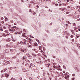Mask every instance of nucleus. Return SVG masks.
<instances>
[{
    "label": "nucleus",
    "instance_id": "obj_1",
    "mask_svg": "<svg viewBox=\"0 0 80 80\" xmlns=\"http://www.w3.org/2000/svg\"><path fill=\"white\" fill-rule=\"evenodd\" d=\"M70 76H66L65 77V79H66V80H68V78H69Z\"/></svg>",
    "mask_w": 80,
    "mask_h": 80
},
{
    "label": "nucleus",
    "instance_id": "obj_2",
    "mask_svg": "<svg viewBox=\"0 0 80 80\" xmlns=\"http://www.w3.org/2000/svg\"><path fill=\"white\" fill-rule=\"evenodd\" d=\"M5 75L6 77H8L9 76V75H8V74H7V73H5Z\"/></svg>",
    "mask_w": 80,
    "mask_h": 80
},
{
    "label": "nucleus",
    "instance_id": "obj_3",
    "mask_svg": "<svg viewBox=\"0 0 80 80\" xmlns=\"http://www.w3.org/2000/svg\"><path fill=\"white\" fill-rule=\"evenodd\" d=\"M4 18H5V21H8V18H7V17H5Z\"/></svg>",
    "mask_w": 80,
    "mask_h": 80
},
{
    "label": "nucleus",
    "instance_id": "obj_4",
    "mask_svg": "<svg viewBox=\"0 0 80 80\" xmlns=\"http://www.w3.org/2000/svg\"><path fill=\"white\" fill-rule=\"evenodd\" d=\"M53 67L55 68H58V66H54Z\"/></svg>",
    "mask_w": 80,
    "mask_h": 80
},
{
    "label": "nucleus",
    "instance_id": "obj_5",
    "mask_svg": "<svg viewBox=\"0 0 80 80\" xmlns=\"http://www.w3.org/2000/svg\"><path fill=\"white\" fill-rule=\"evenodd\" d=\"M13 28H15L16 30H17L18 29V28L16 27V26H14Z\"/></svg>",
    "mask_w": 80,
    "mask_h": 80
},
{
    "label": "nucleus",
    "instance_id": "obj_6",
    "mask_svg": "<svg viewBox=\"0 0 80 80\" xmlns=\"http://www.w3.org/2000/svg\"><path fill=\"white\" fill-rule=\"evenodd\" d=\"M11 80H16L15 78L12 77Z\"/></svg>",
    "mask_w": 80,
    "mask_h": 80
},
{
    "label": "nucleus",
    "instance_id": "obj_7",
    "mask_svg": "<svg viewBox=\"0 0 80 80\" xmlns=\"http://www.w3.org/2000/svg\"><path fill=\"white\" fill-rule=\"evenodd\" d=\"M5 52L6 53H8V49L6 50L5 51Z\"/></svg>",
    "mask_w": 80,
    "mask_h": 80
},
{
    "label": "nucleus",
    "instance_id": "obj_8",
    "mask_svg": "<svg viewBox=\"0 0 80 80\" xmlns=\"http://www.w3.org/2000/svg\"><path fill=\"white\" fill-rule=\"evenodd\" d=\"M2 36L3 37H7V35L5 34H2Z\"/></svg>",
    "mask_w": 80,
    "mask_h": 80
},
{
    "label": "nucleus",
    "instance_id": "obj_9",
    "mask_svg": "<svg viewBox=\"0 0 80 80\" xmlns=\"http://www.w3.org/2000/svg\"><path fill=\"white\" fill-rule=\"evenodd\" d=\"M58 70H60V71H62V69H60V68H58Z\"/></svg>",
    "mask_w": 80,
    "mask_h": 80
},
{
    "label": "nucleus",
    "instance_id": "obj_10",
    "mask_svg": "<svg viewBox=\"0 0 80 80\" xmlns=\"http://www.w3.org/2000/svg\"><path fill=\"white\" fill-rule=\"evenodd\" d=\"M20 50L22 52H25V51H24V50H23V49H20Z\"/></svg>",
    "mask_w": 80,
    "mask_h": 80
},
{
    "label": "nucleus",
    "instance_id": "obj_11",
    "mask_svg": "<svg viewBox=\"0 0 80 80\" xmlns=\"http://www.w3.org/2000/svg\"><path fill=\"white\" fill-rule=\"evenodd\" d=\"M7 41L8 42H10V38H8L7 39Z\"/></svg>",
    "mask_w": 80,
    "mask_h": 80
},
{
    "label": "nucleus",
    "instance_id": "obj_12",
    "mask_svg": "<svg viewBox=\"0 0 80 80\" xmlns=\"http://www.w3.org/2000/svg\"><path fill=\"white\" fill-rule=\"evenodd\" d=\"M67 23H68L69 24H71V23H70V22L68 21H67Z\"/></svg>",
    "mask_w": 80,
    "mask_h": 80
},
{
    "label": "nucleus",
    "instance_id": "obj_13",
    "mask_svg": "<svg viewBox=\"0 0 80 80\" xmlns=\"http://www.w3.org/2000/svg\"><path fill=\"white\" fill-rule=\"evenodd\" d=\"M39 48L40 50H41V49H42V48H41V46H39Z\"/></svg>",
    "mask_w": 80,
    "mask_h": 80
},
{
    "label": "nucleus",
    "instance_id": "obj_14",
    "mask_svg": "<svg viewBox=\"0 0 80 80\" xmlns=\"http://www.w3.org/2000/svg\"><path fill=\"white\" fill-rule=\"evenodd\" d=\"M7 63H8V64H10V62L8 61L7 62Z\"/></svg>",
    "mask_w": 80,
    "mask_h": 80
},
{
    "label": "nucleus",
    "instance_id": "obj_15",
    "mask_svg": "<svg viewBox=\"0 0 80 80\" xmlns=\"http://www.w3.org/2000/svg\"><path fill=\"white\" fill-rule=\"evenodd\" d=\"M63 68H64L65 69H66V68H66L65 66L64 65L63 66Z\"/></svg>",
    "mask_w": 80,
    "mask_h": 80
},
{
    "label": "nucleus",
    "instance_id": "obj_16",
    "mask_svg": "<svg viewBox=\"0 0 80 80\" xmlns=\"http://www.w3.org/2000/svg\"><path fill=\"white\" fill-rule=\"evenodd\" d=\"M25 33H23L22 34V37H25L26 36H25Z\"/></svg>",
    "mask_w": 80,
    "mask_h": 80
},
{
    "label": "nucleus",
    "instance_id": "obj_17",
    "mask_svg": "<svg viewBox=\"0 0 80 80\" xmlns=\"http://www.w3.org/2000/svg\"><path fill=\"white\" fill-rule=\"evenodd\" d=\"M76 36L77 38H78V37H80V35H77Z\"/></svg>",
    "mask_w": 80,
    "mask_h": 80
},
{
    "label": "nucleus",
    "instance_id": "obj_18",
    "mask_svg": "<svg viewBox=\"0 0 80 80\" xmlns=\"http://www.w3.org/2000/svg\"><path fill=\"white\" fill-rule=\"evenodd\" d=\"M19 79L20 80H22V78H21V77H19Z\"/></svg>",
    "mask_w": 80,
    "mask_h": 80
},
{
    "label": "nucleus",
    "instance_id": "obj_19",
    "mask_svg": "<svg viewBox=\"0 0 80 80\" xmlns=\"http://www.w3.org/2000/svg\"><path fill=\"white\" fill-rule=\"evenodd\" d=\"M1 73H2V72H5V70H2L1 71Z\"/></svg>",
    "mask_w": 80,
    "mask_h": 80
},
{
    "label": "nucleus",
    "instance_id": "obj_20",
    "mask_svg": "<svg viewBox=\"0 0 80 80\" xmlns=\"http://www.w3.org/2000/svg\"><path fill=\"white\" fill-rule=\"evenodd\" d=\"M73 26H76V24L75 23H74L73 24Z\"/></svg>",
    "mask_w": 80,
    "mask_h": 80
},
{
    "label": "nucleus",
    "instance_id": "obj_21",
    "mask_svg": "<svg viewBox=\"0 0 80 80\" xmlns=\"http://www.w3.org/2000/svg\"><path fill=\"white\" fill-rule=\"evenodd\" d=\"M35 14H36V13H35V12H34L33 13V15H35Z\"/></svg>",
    "mask_w": 80,
    "mask_h": 80
},
{
    "label": "nucleus",
    "instance_id": "obj_22",
    "mask_svg": "<svg viewBox=\"0 0 80 80\" xmlns=\"http://www.w3.org/2000/svg\"><path fill=\"white\" fill-rule=\"evenodd\" d=\"M7 35H10V33H9V32H7Z\"/></svg>",
    "mask_w": 80,
    "mask_h": 80
},
{
    "label": "nucleus",
    "instance_id": "obj_23",
    "mask_svg": "<svg viewBox=\"0 0 80 80\" xmlns=\"http://www.w3.org/2000/svg\"><path fill=\"white\" fill-rule=\"evenodd\" d=\"M3 19H4V18H3V17H2L1 18V20H3Z\"/></svg>",
    "mask_w": 80,
    "mask_h": 80
},
{
    "label": "nucleus",
    "instance_id": "obj_24",
    "mask_svg": "<svg viewBox=\"0 0 80 80\" xmlns=\"http://www.w3.org/2000/svg\"><path fill=\"white\" fill-rule=\"evenodd\" d=\"M3 28L4 29H6V27H5V26H3Z\"/></svg>",
    "mask_w": 80,
    "mask_h": 80
},
{
    "label": "nucleus",
    "instance_id": "obj_25",
    "mask_svg": "<svg viewBox=\"0 0 80 80\" xmlns=\"http://www.w3.org/2000/svg\"><path fill=\"white\" fill-rule=\"evenodd\" d=\"M30 39H29V40L30 41H29V40H28V42H29V43H30Z\"/></svg>",
    "mask_w": 80,
    "mask_h": 80
},
{
    "label": "nucleus",
    "instance_id": "obj_26",
    "mask_svg": "<svg viewBox=\"0 0 80 80\" xmlns=\"http://www.w3.org/2000/svg\"><path fill=\"white\" fill-rule=\"evenodd\" d=\"M4 77V75H2V77H1V78H3V77Z\"/></svg>",
    "mask_w": 80,
    "mask_h": 80
},
{
    "label": "nucleus",
    "instance_id": "obj_27",
    "mask_svg": "<svg viewBox=\"0 0 80 80\" xmlns=\"http://www.w3.org/2000/svg\"><path fill=\"white\" fill-rule=\"evenodd\" d=\"M71 38H73V35H71L70 36Z\"/></svg>",
    "mask_w": 80,
    "mask_h": 80
},
{
    "label": "nucleus",
    "instance_id": "obj_28",
    "mask_svg": "<svg viewBox=\"0 0 80 80\" xmlns=\"http://www.w3.org/2000/svg\"><path fill=\"white\" fill-rule=\"evenodd\" d=\"M29 12H32V9H29Z\"/></svg>",
    "mask_w": 80,
    "mask_h": 80
},
{
    "label": "nucleus",
    "instance_id": "obj_29",
    "mask_svg": "<svg viewBox=\"0 0 80 80\" xmlns=\"http://www.w3.org/2000/svg\"><path fill=\"white\" fill-rule=\"evenodd\" d=\"M8 27H9V28H10L11 27V25H8Z\"/></svg>",
    "mask_w": 80,
    "mask_h": 80
},
{
    "label": "nucleus",
    "instance_id": "obj_30",
    "mask_svg": "<svg viewBox=\"0 0 80 80\" xmlns=\"http://www.w3.org/2000/svg\"><path fill=\"white\" fill-rule=\"evenodd\" d=\"M25 37H26V39H28V37H27V36H25Z\"/></svg>",
    "mask_w": 80,
    "mask_h": 80
},
{
    "label": "nucleus",
    "instance_id": "obj_31",
    "mask_svg": "<svg viewBox=\"0 0 80 80\" xmlns=\"http://www.w3.org/2000/svg\"><path fill=\"white\" fill-rule=\"evenodd\" d=\"M11 23H13V21L12 20H11Z\"/></svg>",
    "mask_w": 80,
    "mask_h": 80
},
{
    "label": "nucleus",
    "instance_id": "obj_32",
    "mask_svg": "<svg viewBox=\"0 0 80 80\" xmlns=\"http://www.w3.org/2000/svg\"><path fill=\"white\" fill-rule=\"evenodd\" d=\"M18 34H20V33H21L20 32H18Z\"/></svg>",
    "mask_w": 80,
    "mask_h": 80
},
{
    "label": "nucleus",
    "instance_id": "obj_33",
    "mask_svg": "<svg viewBox=\"0 0 80 80\" xmlns=\"http://www.w3.org/2000/svg\"><path fill=\"white\" fill-rule=\"evenodd\" d=\"M15 29H12V31L13 32H14V31H15Z\"/></svg>",
    "mask_w": 80,
    "mask_h": 80
},
{
    "label": "nucleus",
    "instance_id": "obj_34",
    "mask_svg": "<svg viewBox=\"0 0 80 80\" xmlns=\"http://www.w3.org/2000/svg\"><path fill=\"white\" fill-rule=\"evenodd\" d=\"M43 50H45V48L44 47H43Z\"/></svg>",
    "mask_w": 80,
    "mask_h": 80
},
{
    "label": "nucleus",
    "instance_id": "obj_35",
    "mask_svg": "<svg viewBox=\"0 0 80 80\" xmlns=\"http://www.w3.org/2000/svg\"><path fill=\"white\" fill-rule=\"evenodd\" d=\"M9 69V70H10V69H11V70H12V67H11V68H10Z\"/></svg>",
    "mask_w": 80,
    "mask_h": 80
},
{
    "label": "nucleus",
    "instance_id": "obj_36",
    "mask_svg": "<svg viewBox=\"0 0 80 80\" xmlns=\"http://www.w3.org/2000/svg\"><path fill=\"white\" fill-rule=\"evenodd\" d=\"M2 23H4V21H2L1 22Z\"/></svg>",
    "mask_w": 80,
    "mask_h": 80
},
{
    "label": "nucleus",
    "instance_id": "obj_37",
    "mask_svg": "<svg viewBox=\"0 0 80 80\" xmlns=\"http://www.w3.org/2000/svg\"><path fill=\"white\" fill-rule=\"evenodd\" d=\"M9 31H10V32H12V29H9Z\"/></svg>",
    "mask_w": 80,
    "mask_h": 80
},
{
    "label": "nucleus",
    "instance_id": "obj_38",
    "mask_svg": "<svg viewBox=\"0 0 80 80\" xmlns=\"http://www.w3.org/2000/svg\"><path fill=\"white\" fill-rule=\"evenodd\" d=\"M41 53H43V51L42 50L41 51Z\"/></svg>",
    "mask_w": 80,
    "mask_h": 80
},
{
    "label": "nucleus",
    "instance_id": "obj_39",
    "mask_svg": "<svg viewBox=\"0 0 80 80\" xmlns=\"http://www.w3.org/2000/svg\"><path fill=\"white\" fill-rule=\"evenodd\" d=\"M23 44H24V45H25V44H26V42H23Z\"/></svg>",
    "mask_w": 80,
    "mask_h": 80
},
{
    "label": "nucleus",
    "instance_id": "obj_40",
    "mask_svg": "<svg viewBox=\"0 0 80 80\" xmlns=\"http://www.w3.org/2000/svg\"><path fill=\"white\" fill-rule=\"evenodd\" d=\"M59 10H63V9H62V8H60Z\"/></svg>",
    "mask_w": 80,
    "mask_h": 80
},
{
    "label": "nucleus",
    "instance_id": "obj_41",
    "mask_svg": "<svg viewBox=\"0 0 80 80\" xmlns=\"http://www.w3.org/2000/svg\"><path fill=\"white\" fill-rule=\"evenodd\" d=\"M66 25V26L67 27V26H68V24H67Z\"/></svg>",
    "mask_w": 80,
    "mask_h": 80
},
{
    "label": "nucleus",
    "instance_id": "obj_42",
    "mask_svg": "<svg viewBox=\"0 0 80 80\" xmlns=\"http://www.w3.org/2000/svg\"><path fill=\"white\" fill-rule=\"evenodd\" d=\"M30 37H31V38H33V36H30Z\"/></svg>",
    "mask_w": 80,
    "mask_h": 80
},
{
    "label": "nucleus",
    "instance_id": "obj_43",
    "mask_svg": "<svg viewBox=\"0 0 80 80\" xmlns=\"http://www.w3.org/2000/svg\"><path fill=\"white\" fill-rule=\"evenodd\" d=\"M72 76H73V77H74V76H75V74H72Z\"/></svg>",
    "mask_w": 80,
    "mask_h": 80
},
{
    "label": "nucleus",
    "instance_id": "obj_44",
    "mask_svg": "<svg viewBox=\"0 0 80 80\" xmlns=\"http://www.w3.org/2000/svg\"><path fill=\"white\" fill-rule=\"evenodd\" d=\"M74 30H76L77 28H74Z\"/></svg>",
    "mask_w": 80,
    "mask_h": 80
},
{
    "label": "nucleus",
    "instance_id": "obj_45",
    "mask_svg": "<svg viewBox=\"0 0 80 80\" xmlns=\"http://www.w3.org/2000/svg\"><path fill=\"white\" fill-rule=\"evenodd\" d=\"M29 47H30V48H32V46L31 45H29Z\"/></svg>",
    "mask_w": 80,
    "mask_h": 80
},
{
    "label": "nucleus",
    "instance_id": "obj_46",
    "mask_svg": "<svg viewBox=\"0 0 80 80\" xmlns=\"http://www.w3.org/2000/svg\"><path fill=\"white\" fill-rule=\"evenodd\" d=\"M33 50H34V51H36V49H33Z\"/></svg>",
    "mask_w": 80,
    "mask_h": 80
},
{
    "label": "nucleus",
    "instance_id": "obj_47",
    "mask_svg": "<svg viewBox=\"0 0 80 80\" xmlns=\"http://www.w3.org/2000/svg\"><path fill=\"white\" fill-rule=\"evenodd\" d=\"M29 80H32V78H29Z\"/></svg>",
    "mask_w": 80,
    "mask_h": 80
},
{
    "label": "nucleus",
    "instance_id": "obj_48",
    "mask_svg": "<svg viewBox=\"0 0 80 80\" xmlns=\"http://www.w3.org/2000/svg\"><path fill=\"white\" fill-rule=\"evenodd\" d=\"M36 41H37V42H39V40L38 39H36Z\"/></svg>",
    "mask_w": 80,
    "mask_h": 80
},
{
    "label": "nucleus",
    "instance_id": "obj_49",
    "mask_svg": "<svg viewBox=\"0 0 80 80\" xmlns=\"http://www.w3.org/2000/svg\"><path fill=\"white\" fill-rule=\"evenodd\" d=\"M55 5L56 6H58V4H56Z\"/></svg>",
    "mask_w": 80,
    "mask_h": 80
},
{
    "label": "nucleus",
    "instance_id": "obj_50",
    "mask_svg": "<svg viewBox=\"0 0 80 80\" xmlns=\"http://www.w3.org/2000/svg\"><path fill=\"white\" fill-rule=\"evenodd\" d=\"M12 41H13V42H15V40H14V39H13V40H12Z\"/></svg>",
    "mask_w": 80,
    "mask_h": 80
},
{
    "label": "nucleus",
    "instance_id": "obj_51",
    "mask_svg": "<svg viewBox=\"0 0 80 80\" xmlns=\"http://www.w3.org/2000/svg\"><path fill=\"white\" fill-rule=\"evenodd\" d=\"M37 7H38V8H39V6H38V5H37Z\"/></svg>",
    "mask_w": 80,
    "mask_h": 80
},
{
    "label": "nucleus",
    "instance_id": "obj_52",
    "mask_svg": "<svg viewBox=\"0 0 80 80\" xmlns=\"http://www.w3.org/2000/svg\"><path fill=\"white\" fill-rule=\"evenodd\" d=\"M68 13H69V12H66V14H68Z\"/></svg>",
    "mask_w": 80,
    "mask_h": 80
},
{
    "label": "nucleus",
    "instance_id": "obj_53",
    "mask_svg": "<svg viewBox=\"0 0 80 80\" xmlns=\"http://www.w3.org/2000/svg\"><path fill=\"white\" fill-rule=\"evenodd\" d=\"M67 2H69V0H67Z\"/></svg>",
    "mask_w": 80,
    "mask_h": 80
},
{
    "label": "nucleus",
    "instance_id": "obj_54",
    "mask_svg": "<svg viewBox=\"0 0 80 80\" xmlns=\"http://www.w3.org/2000/svg\"><path fill=\"white\" fill-rule=\"evenodd\" d=\"M16 34H17V32H15V34L16 35Z\"/></svg>",
    "mask_w": 80,
    "mask_h": 80
},
{
    "label": "nucleus",
    "instance_id": "obj_55",
    "mask_svg": "<svg viewBox=\"0 0 80 80\" xmlns=\"http://www.w3.org/2000/svg\"><path fill=\"white\" fill-rule=\"evenodd\" d=\"M76 32H78V30H76Z\"/></svg>",
    "mask_w": 80,
    "mask_h": 80
},
{
    "label": "nucleus",
    "instance_id": "obj_56",
    "mask_svg": "<svg viewBox=\"0 0 80 80\" xmlns=\"http://www.w3.org/2000/svg\"><path fill=\"white\" fill-rule=\"evenodd\" d=\"M75 79V78H72V80H74Z\"/></svg>",
    "mask_w": 80,
    "mask_h": 80
},
{
    "label": "nucleus",
    "instance_id": "obj_57",
    "mask_svg": "<svg viewBox=\"0 0 80 80\" xmlns=\"http://www.w3.org/2000/svg\"><path fill=\"white\" fill-rule=\"evenodd\" d=\"M6 71V70H7V69H6V68H5V69H4V71Z\"/></svg>",
    "mask_w": 80,
    "mask_h": 80
},
{
    "label": "nucleus",
    "instance_id": "obj_58",
    "mask_svg": "<svg viewBox=\"0 0 80 80\" xmlns=\"http://www.w3.org/2000/svg\"><path fill=\"white\" fill-rule=\"evenodd\" d=\"M63 73H65V71H63Z\"/></svg>",
    "mask_w": 80,
    "mask_h": 80
},
{
    "label": "nucleus",
    "instance_id": "obj_59",
    "mask_svg": "<svg viewBox=\"0 0 80 80\" xmlns=\"http://www.w3.org/2000/svg\"><path fill=\"white\" fill-rule=\"evenodd\" d=\"M22 58L23 59H24L25 58V57H23V58Z\"/></svg>",
    "mask_w": 80,
    "mask_h": 80
},
{
    "label": "nucleus",
    "instance_id": "obj_60",
    "mask_svg": "<svg viewBox=\"0 0 80 80\" xmlns=\"http://www.w3.org/2000/svg\"><path fill=\"white\" fill-rule=\"evenodd\" d=\"M68 8H70V6H68Z\"/></svg>",
    "mask_w": 80,
    "mask_h": 80
},
{
    "label": "nucleus",
    "instance_id": "obj_61",
    "mask_svg": "<svg viewBox=\"0 0 80 80\" xmlns=\"http://www.w3.org/2000/svg\"><path fill=\"white\" fill-rule=\"evenodd\" d=\"M14 24L15 25H17V24L16 23H14Z\"/></svg>",
    "mask_w": 80,
    "mask_h": 80
},
{
    "label": "nucleus",
    "instance_id": "obj_62",
    "mask_svg": "<svg viewBox=\"0 0 80 80\" xmlns=\"http://www.w3.org/2000/svg\"><path fill=\"white\" fill-rule=\"evenodd\" d=\"M61 74H62V75H63V74L62 73H61Z\"/></svg>",
    "mask_w": 80,
    "mask_h": 80
},
{
    "label": "nucleus",
    "instance_id": "obj_63",
    "mask_svg": "<svg viewBox=\"0 0 80 80\" xmlns=\"http://www.w3.org/2000/svg\"><path fill=\"white\" fill-rule=\"evenodd\" d=\"M24 42H26V40L24 39Z\"/></svg>",
    "mask_w": 80,
    "mask_h": 80
},
{
    "label": "nucleus",
    "instance_id": "obj_64",
    "mask_svg": "<svg viewBox=\"0 0 80 80\" xmlns=\"http://www.w3.org/2000/svg\"><path fill=\"white\" fill-rule=\"evenodd\" d=\"M78 21H79V20H80V19H79V18H78Z\"/></svg>",
    "mask_w": 80,
    "mask_h": 80
}]
</instances>
